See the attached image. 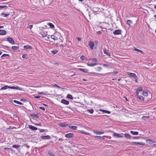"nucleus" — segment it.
I'll return each mask as SVG.
<instances>
[{"instance_id": "nucleus-1", "label": "nucleus", "mask_w": 156, "mask_h": 156, "mask_svg": "<svg viewBox=\"0 0 156 156\" xmlns=\"http://www.w3.org/2000/svg\"><path fill=\"white\" fill-rule=\"evenodd\" d=\"M142 94L144 96V99H146V101H149L152 98V95L151 93L148 94L147 91H143Z\"/></svg>"}, {"instance_id": "nucleus-2", "label": "nucleus", "mask_w": 156, "mask_h": 156, "mask_svg": "<svg viewBox=\"0 0 156 156\" xmlns=\"http://www.w3.org/2000/svg\"><path fill=\"white\" fill-rule=\"evenodd\" d=\"M127 75L130 77H132L134 79H135V81L136 82H137L138 78L135 73L130 72H127Z\"/></svg>"}, {"instance_id": "nucleus-3", "label": "nucleus", "mask_w": 156, "mask_h": 156, "mask_svg": "<svg viewBox=\"0 0 156 156\" xmlns=\"http://www.w3.org/2000/svg\"><path fill=\"white\" fill-rule=\"evenodd\" d=\"M122 31L120 29H118L114 30L113 32V34L114 35H119L121 34Z\"/></svg>"}, {"instance_id": "nucleus-4", "label": "nucleus", "mask_w": 156, "mask_h": 156, "mask_svg": "<svg viewBox=\"0 0 156 156\" xmlns=\"http://www.w3.org/2000/svg\"><path fill=\"white\" fill-rule=\"evenodd\" d=\"M41 139L43 140H50L51 137L49 135L42 136L40 137Z\"/></svg>"}, {"instance_id": "nucleus-5", "label": "nucleus", "mask_w": 156, "mask_h": 156, "mask_svg": "<svg viewBox=\"0 0 156 156\" xmlns=\"http://www.w3.org/2000/svg\"><path fill=\"white\" fill-rule=\"evenodd\" d=\"M7 41L12 45L15 44V43L13 40L10 37H8L7 38Z\"/></svg>"}, {"instance_id": "nucleus-6", "label": "nucleus", "mask_w": 156, "mask_h": 156, "mask_svg": "<svg viewBox=\"0 0 156 156\" xmlns=\"http://www.w3.org/2000/svg\"><path fill=\"white\" fill-rule=\"evenodd\" d=\"M112 136L113 137H115L116 138H119V137H123V136L121 134H119L117 133H114Z\"/></svg>"}, {"instance_id": "nucleus-7", "label": "nucleus", "mask_w": 156, "mask_h": 156, "mask_svg": "<svg viewBox=\"0 0 156 156\" xmlns=\"http://www.w3.org/2000/svg\"><path fill=\"white\" fill-rule=\"evenodd\" d=\"M47 32L46 31L44 30H43L41 32V36L43 37H45L47 35Z\"/></svg>"}, {"instance_id": "nucleus-8", "label": "nucleus", "mask_w": 156, "mask_h": 156, "mask_svg": "<svg viewBox=\"0 0 156 156\" xmlns=\"http://www.w3.org/2000/svg\"><path fill=\"white\" fill-rule=\"evenodd\" d=\"M61 102L65 105H68L69 104V102L65 99H62L61 101Z\"/></svg>"}, {"instance_id": "nucleus-9", "label": "nucleus", "mask_w": 156, "mask_h": 156, "mask_svg": "<svg viewBox=\"0 0 156 156\" xmlns=\"http://www.w3.org/2000/svg\"><path fill=\"white\" fill-rule=\"evenodd\" d=\"M73 134L71 133H69L66 134L65 135V136L67 138H70L72 137L73 136Z\"/></svg>"}, {"instance_id": "nucleus-10", "label": "nucleus", "mask_w": 156, "mask_h": 156, "mask_svg": "<svg viewBox=\"0 0 156 156\" xmlns=\"http://www.w3.org/2000/svg\"><path fill=\"white\" fill-rule=\"evenodd\" d=\"M89 46L91 49H92L93 48V47L94 46V42L92 41H90L89 44Z\"/></svg>"}, {"instance_id": "nucleus-11", "label": "nucleus", "mask_w": 156, "mask_h": 156, "mask_svg": "<svg viewBox=\"0 0 156 156\" xmlns=\"http://www.w3.org/2000/svg\"><path fill=\"white\" fill-rule=\"evenodd\" d=\"M29 128L30 129H31L32 130H37V128L32 125H29Z\"/></svg>"}, {"instance_id": "nucleus-12", "label": "nucleus", "mask_w": 156, "mask_h": 156, "mask_svg": "<svg viewBox=\"0 0 156 156\" xmlns=\"http://www.w3.org/2000/svg\"><path fill=\"white\" fill-rule=\"evenodd\" d=\"M79 70L82 71L84 73H87L88 71V70L87 69L79 68L78 69Z\"/></svg>"}, {"instance_id": "nucleus-13", "label": "nucleus", "mask_w": 156, "mask_h": 156, "mask_svg": "<svg viewBox=\"0 0 156 156\" xmlns=\"http://www.w3.org/2000/svg\"><path fill=\"white\" fill-rule=\"evenodd\" d=\"M146 142L150 144H152L154 143H156V142L154 141L151 139H147L146 140Z\"/></svg>"}, {"instance_id": "nucleus-14", "label": "nucleus", "mask_w": 156, "mask_h": 156, "mask_svg": "<svg viewBox=\"0 0 156 156\" xmlns=\"http://www.w3.org/2000/svg\"><path fill=\"white\" fill-rule=\"evenodd\" d=\"M6 34V32L4 30H0V35H5Z\"/></svg>"}, {"instance_id": "nucleus-15", "label": "nucleus", "mask_w": 156, "mask_h": 156, "mask_svg": "<svg viewBox=\"0 0 156 156\" xmlns=\"http://www.w3.org/2000/svg\"><path fill=\"white\" fill-rule=\"evenodd\" d=\"M58 125L60 127H66L67 125H68V124L66 123H60L58 124Z\"/></svg>"}, {"instance_id": "nucleus-16", "label": "nucleus", "mask_w": 156, "mask_h": 156, "mask_svg": "<svg viewBox=\"0 0 156 156\" xmlns=\"http://www.w3.org/2000/svg\"><path fill=\"white\" fill-rule=\"evenodd\" d=\"M9 89H11L14 90H21L20 88L18 87H10L9 86Z\"/></svg>"}, {"instance_id": "nucleus-17", "label": "nucleus", "mask_w": 156, "mask_h": 156, "mask_svg": "<svg viewBox=\"0 0 156 156\" xmlns=\"http://www.w3.org/2000/svg\"><path fill=\"white\" fill-rule=\"evenodd\" d=\"M30 115L31 117L34 118H38L39 117L38 114H30Z\"/></svg>"}, {"instance_id": "nucleus-18", "label": "nucleus", "mask_w": 156, "mask_h": 156, "mask_svg": "<svg viewBox=\"0 0 156 156\" xmlns=\"http://www.w3.org/2000/svg\"><path fill=\"white\" fill-rule=\"evenodd\" d=\"M93 133L97 135H101L104 133V132H99L96 130H94Z\"/></svg>"}, {"instance_id": "nucleus-19", "label": "nucleus", "mask_w": 156, "mask_h": 156, "mask_svg": "<svg viewBox=\"0 0 156 156\" xmlns=\"http://www.w3.org/2000/svg\"><path fill=\"white\" fill-rule=\"evenodd\" d=\"M97 65L96 63H91L88 62L87 63V65L89 66L93 67Z\"/></svg>"}, {"instance_id": "nucleus-20", "label": "nucleus", "mask_w": 156, "mask_h": 156, "mask_svg": "<svg viewBox=\"0 0 156 156\" xmlns=\"http://www.w3.org/2000/svg\"><path fill=\"white\" fill-rule=\"evenodd\" d=\"M23 48L25 49H32V47L29 45H25L24 46Z\"/></svg>"}, {"instance_id": "nucleus-21", "label": "nucleus", "mask_w": 156, "mask_h": 156, "mask_svg": "<svg viewBox=\"0 0 156 156\" xmlns=\"http://www.w3.org/2000/svg\"><path fill=\"white\" fill-rule=\"evenodd\" d=\"M103 52L104 54H106L108 56H110V54L108 53V51L106 49H104Z\"/></svg>"}, {"instance_id": "nucleus-22", "label": "nucleus", "mask_w": 156, "mask_h": 156, "mask_svg": "<svg viewBox=\"0 0 156 156\" xmlns=\"http://www.w3.org/2000/svg\"><path fill=\"white\" fill-rule=\"evenodd\" d=\"M9 88V86L7 85L3 87H2L0 89V90H5Z\"/></svg>"}, {"instance_id": "nucleus-23", "label": "nucleus", "mask_w": 156, "mask_h": 156, "mask_svg": "<svg viewBox=\"0 0 156 156\" xmlns=\"http://www.w3.org/2000/svg\"><path fill=\"white\" fill-rule=\"evenodd\" d=\"M69 127L72 129L76 130L77 129V127L75 126H69Z\"/></svg>"}, {"instance_id": "nucleus-24", "label": "nucleus", "mask_w": 156, "mask_h": 156, "mask_svg": "<svg viewBox=\"0 0 156 156\" xmlns=\"http://www.w3.org/2000/svg\"><path fill=\"white\" fill-rule=\"evenodd\" d=\"M94 69L96 71H100L102 69V68L100 66H98L95 67Z\"/></svg>"}, {"instance_id": "nucleus-25", "label": "nucleus", "mask_w": 156, "mask_h": 156, "mask_svg": "<svg viewBox=\"0 0 156 156\" xmlns=\"http://www.w3.org/2000/svg\"><path fill=\"white\" fill-rule=\"evenodd\" d=\"M125 137L127 139H130L131 137L130 136L128 133H126L124 135Z\"/></svg>"}, {"instance_id": "nucleus-26", "label": "nucleus", "mask_w": 156, "mask_h": 156, "mask_svg": "<svg viewBox=\"0 0 156 156\" xmlns=\"http://www.w3.org/2000/svg\"><path fill=\"white\" fill-rule=\"evenodd\" d=\"M130 132L133 135H137L138 134V132L137 131H131Z\"/></svg>"}, {"instance_id": "nucleus-27", "label": "nucleus", "mask_w": 156, "mask_h": 156, "mask_svg": "<svg viewBox=\"0 0 156 156\" xmlns=\"http://www.w3.org/2000/svg\"><path fill=\"white\" fill-rule=\"evenodd\" d=\"M133 22L131 20H128L127 21L126 23L127 24L129 25V26H130V25L132 24Z\"/></svg>"}, {"instance_id": "nucleus-28", "label": "nucleus", "mask_w": 156, "mask_h": 156, "mask_svg": "<svg viewBox=\"0 0 156 156\" xmlns=\"http://www.w3.org/2000/svg\"><path fill=\"white\" fill-rule=\"evenodd\" d=\"M51 38L54 41L57 40L58 39V38L57 37L53 35L51 36Z\"/></svg>"}, {"instance_id": "nucleus-29", "label": "nucleus", "mask_w": 156, "mask_h": 156, "mask_svg": "<svg viewBox=\"0 0 156 156\" xmlns=\"http://www.w3.org/2000/svg\"><path fill=\"white\" fill-rule=\"evenodd\" d=\"M67 98L70 99L71 100H73V97L70 94H68L66 97Z\"/></svg>"}, {"instance_id": "nucleus-30", "label": "nucleus", "mask_w": 156, "mask_h": 156, "mask_svg": "<svg viewBox=\"0 0 156 156\" xmlns=\"http://www.w3.org/2000/svg\"><path fill=\"white\" fill-rule=\"evenodd\" d=\"M9 14H6L3 12L1 13L0 15V16H3L4 17H7L8 16H9Z\"/></svg>"}, {"instance_id": "nucleus-31", "label": "nucleus", "mask_w": 156, "mask_h": 156, "mask_svg": "<svg viewBox=\"0 0 156 156\" xmlns=\"http://www.w3.org/2000/svg\"><path fill=\"white\" fill-rule=\"evenodd\" d=\"M134 50L135 51H138L142 54H143L144 53V52L143 51H142L141 50L138 49H137L136 48H135L134 49Z\"/></svg>"}, {"instance_id": "nucleus-32", "label": "nucleus", "mask_w": 156, "mask_h": 156, "mask_svg": "<svg viewBox=\"0 0 156 156\" xmlns=\"http://www.w3.org/2000/svg\"><path fill=\"white\" fill-rule=\"evenodd\" d=\"M101 111L102 112H104L105 113H107L108 114H109L111 113V112L110 111H107V110H101Z\"/></svg>"}, {"instance_id": "nucleus-33", "label": "nucleus", "mask_w": 156, "mask_h": 156, "mask_svg": "<svg viewBox=\"0 0 156 156\" xmlns=\"http://www.w3.org/2000/svg\"><path fill=\"white\" fill-rule=\"evenodd\" d=\"M13 102L14 103H17V104H18L20 105H23V103H22L20 102V101H17L16 100H13Z\"/></svg>"}, {"instance_id": "nucleus-34", "label": "nucleus", "mask_w": 156, "mask_h": 156, "mask_svg": "<svg viewBox=\"0 0 156 156\" xmlns=\"http://www.w3.org/2000/svg\"><path fill=\"white\" fill-rule=\"evenodd\" d=\"M48 25L51 28H53L55 27L54 25L51 23H49L48 24Z\"/></svg>"}, {"instance_id": "nucleus-35", "label": "nucleus", "mask_w": 156, "mask_h": 156, "mask_svg": "<svg viewBox=\"0 0 156 156\" xmlns=\"http://www.w3.org/2000/svg\"><path fill=\"white\" fill-rule=\"evenodd\" d=\"M87 111L90 114H92L94 112V110L93 109H88L87 110Z\"/></svg>"}, {"instance_id": "nucleus-36", "label": "nucleus", "mask_w": 156, "mask_h": 156, "mask_svg": "<svg viewBox=\"0 0 156 156\" xmlns=\"http://www.w3.org/2000/svg\"><path fill=\"white\" fill-rule=\"evenodd\" d=\"M149 118L150 117L149 116H143L142 117V119L144 120H146L147 119H149Z\"/></svg>"}, {"instance_id": "nucleus-37", "label": "nucleus", "mask_w": 156, "mask_h": 156, "mask_svg": "<svg viewBox=\"0 0 156 156\" xmlns=\"http://www.w3.org/2000/svg\"><path fill=\"white\" fill-rule=\"evenodd\" d=\"M12 48L14 50H16L19 48V47L16 46H13L12 47Z\"/></svg>"}, {"instance_id": "nucleus-38", "label": "nucleus", "mask_w": 156, "mask_h": 156, "mask_svg": "<svg viewBox=\"0 0 156 156\" xmlns=\"http://www.w3.org/2000/svg\"><path fill=\"white\" fill-rule=\"evenodd\" d=\"M20 145H17L15 144V145H12V147L13 148L17 149L18 148L20 147Z\"/></svg>"}, {"instance_id": "nucleus-39", "label": "nucleus", "mask_w": 156, "mask_h": 156, "mask_svg": "<svg viewBox=\"0 0 156 156\" xmlns=\"http://www.w3.org/2000/svg\"><path fill=\"white\" fill-rule=\"evenodd\" d=\"M136 90L139 92H141V93L142 91L143 90V88L141 87H139L138 88L136 89Z\"/></svg>"}, {"instance_id": "nucleus-40", "label": "nucleus", "mask_w": 156, "mask_h": 156, "mask_svg": "<svg viewBox=\"0 0 156 156\" xmlns=\"http://www.w3.org/2000/svg\"><path fill=\"white\" fill-rule=\"evenodd\" d=\"M48 154L50 156H54V154L51 151H49L48 152Z\"/></svg>"}, {"instance_id": "nucleus-41", "label": "nucleus", "mask_w": 156, "mask_h": 156, "mask_svg": "<svg viewBox=\"0 0 156 156\" xmlns=\"http://www.w3.org/2000/svg\"><path fill=\"white\" fill-rule=\"evenodd\" d=\"M137 98L140 100L141 101H143L144 99V98H143L142 96H138V97Z\"/></svg>"}, {"instance_id": "nucleus-42", "label": "nucleus", "mask_w": 156, "mask_h": 156, "mask_svg": "<svg viewBox=\"0 0 156 156\" xmlns=\"http://www.w3.org/2000/svg\"><path fill=\"white\" fill-rule=\"evenodd\" d=\"M137 145H145V143L143 142H138Z\"/></svg>"}, {"instance_id": "nucleus-43", "label": "nucleus", "mask_w": 156, "mask_h": 156, "mask_svg": "<svg viewBox=\"0 0 156 156\" xmlns=\"http://www.w3.org/2000/svg\"><path fill=\"white\" fill-rule=\"evenodd\" d=\"M58 51L57 50H55L52 51V52L53 54H55L58 52Z\"/></svg>"}, {"instance_id": "nucleus-44", "label": "nucleus", "mask_w": 156, "mask_h": 156, "mask_svg": "<svg viewBox=\"0 0 156 156\" xmlns=\"http://www.w3.org/2000/svg\"><path fill=\"white\" fill-rule=\"evenodd\" d=\"M92 60L95 62V63H96L97 62V60L96 58H94L92 59Z\"/></svg>"}, {"instance_id": "nucleus-45", "label": "nucleus", "mask_w": 156, "mask_h": 156, "mask_svg": "<svg viewBox=\"0 0 156 156\" xmlns=\"http://www.w3.org/2000/svg\"><path fill=\"white\" fill-rule=\"evenodd\" d=\"M6 56H9V54H4L2 55L1 57V58H2Z\"/></svg>"}, {"instance_id": "nucleus-46", "label": "nucleus", "mask_w": 156, "mask_h": 156, "mask_svg": "<svg viewBox=\"0 0 156 156\" xmlns=\"http://www.w3.org/2000/svg\"><path fill=\"white\" fill-rule=\"evenodd\" d=\"M80 58L82 60H84L86 59L85 56L83 55L81 56L80 57Z\"/></svg>"}, {"instance_id": "nucleus-47", "label": "nucleus", "mask_w": 156, "mask_h": 156, "mask_svg": "<svg viewBox=\"0 0 156 156\" xmlns=\"http://www.w3.org/2000/svg\"><path fill=\"white\" fill-rule=\"evenodd\" d=\"M7 7V6L5 5H3V6L0 5V9H4V8H6Z\"/></svg>"}, {"instance_id": "nucleus-48", "label": "nucleus", "mask_w": 156, "mask_h": 156, "mask_svg": "<svg viewBox=\"0 0 156 156\" xmlns=\"http://www.w3.org/2000/svg\"><path fill=\"white\" fill-rule=\"evenodd\" d=\"M81 132L83 133V134H86V135H88L89 134V133H87L86 132H85V131H83V130H82V131H81Z\"/></svg>"}, {"instance_id": "nucleus-49", "label": "nucleus", "mask_w": 156, "mask_h": 156, "mask_svg": "<svg viewBox=\"0 0 156 156\" xmlns=\"http://www.w3.org/2000/svg\"><path fill=\"white\" fill-rule=\"evenodd\" d=\"M4 150L6 151H9V150H12V149L11 148H8L5 147L4 148Z\"/></svg>"}, {"instance_id": "nucleus-50", "label": "nucleus", "mask_w": 156, "mask_h": 156, "mask_svg": "<svg viewBox=\"0 0 156 156\" xmlns=\"http://www.w3.org/2000/svg\"><path fill=\"white\" fill-rule=\"evenodd\" d=\"M139 92L136 90V96L137 97H138L139 95Z\"/></svg>"}, {"instance_id": "nucleus-51", "label": "nucleus", "mask_w": 156, "mask_h": 156, "mask_svg": "<svg viewBox=\"0 0 156 156\" xmlns=\"http://www.w3.org/2000/svg\"><path fill=\"white\" fill-rule=\"evenodd\" d=\"M39 130L40 132H44L45 131L44 129H39Z\"/></svg>"}, {"instance_id": "nucleus-52", "label": "nucleus", "mask_w": 156, "mask_h": 156, "mask_svg": "<svg viewBox=\"0 0 156 156\" xmlns=\"http://www.w3.org/2000/svg\"><path fill=\"white\" fill-rule=\"evenodd\" d=\"M39 108H40V109H41L43 111L45 110L44 108L43 107H39Z\"/></svg>"}, {"instance_id": "nucleus-53", "label": "nucleus", "mask_w": 156, "mask_h": 156, "mask_svg": "<svg viewBox=\"0 0 156 156\" xmlns=\"http://www.w3.org/2000/svg\"><path fill=\"white\" fill-rule=\"evenodd\" d=\"M21 101H24L26 102L27 101V100L26 99H20Z\"/></svg>"}, {"instance_id": "nucleus-54", "label": "nucleus", "mask_w": 156, "mask_h": 156, "mask_svg": "<svg viewBox=\"0 0 156 156\" xmlns=\"http://www.w3.org/2000/svg\"><path fill=\"white\" fill-rule=\"evenodd\" d=\"M26 55L25 54H23L22 56V57L23 58H26Z\"/></svg>"}, {"instance_id": "nucleus-55", "label": "nucleus", "mask_w": 156, "mask_h": 156, "mask_svg": "<svg viewBox=\"0 0 156 156\" xmlns=\"http://www.w3.org/2000/svg\"><path fill=\"white\" fill-rule=\"evenodd\" d=\"M34 125L36 126H41L42 125L41 124H38V123H35L34 124Z\"/></svg>"}, {"instance_id": "nucleus-56", "label": "nucleus", "mask_w": 156, "mask_h": 156, "mask_svg": "<svg viewBox=\"0 0 156 156\" xmlns=\"http://www.w3.org/2000/svg\"><path fill=\"white\" fill-rule=\"evenodd\" d=\"M33 27V25H30L28 26V28L30 29H31Z\"/></svg>"}, {"instance_id": "nucleus-57", "label": "nucleus", "mask_w": 156, "mask_h": 156, "mask_svg": "<svg viewBox=\"0 0 156 156\" xmlns=\"http://www.w3.org/2000/svg\"><path fill=\"white\" fill-rule=\"evenodd\" d=\"M101 34V32L100 31H98L97 32V34L98 35H100Z\"/></svg>"}, {"instance_id": "nucleus-58", "label": "nucleus", "mask_w": 156, "mask_h": 156, "mask_svg": "<svg viewBox=\"0 0 156 156\" xmlns=\"http://www.w3.org/2000/svg\"><path fill=\"white\" fill-rule=\"evenodd\" d=\"M99 139L100 140H104L105 139V138H103V137L99 136Z\"/></svg>"}, {"instance_id": "nucleus-59", "label": "nucleus", "mask_w": 156, "mask_h": 156, "mask_svg": "<svg viewBox=\"0 0 156 156\" xmlns=\"http://www.w3.org/2000/svg\"><path fill=\"white\" fill-rule=\"evenodd\" d=\"M133 138L135 139H139V137L138 136H134L133 137Z\"/></svg>"}, {"instance_id": "nucleus-60", "label": "nucleus", "mask_w": 156, "mask_h": 156, "mask_svg": "<svg viewBox=\"0 0 156 156\" xmlns=\"http://www.w3.org/2000/svg\"><path fill=\"white\" fill-rule=\"evenodd\" d=\"M40 96H37L34 97L35 98H37V99L39 98H40Z\"/></svg>"}, {"instance_id": "nucleus-61", "label": "nucleus", "mask_w": 156, "mask_h": 156, "mask_svg": "<svg viewBox=\"0 0 156 156\" xmlns=\"http://www.w3.org/2000/svg\"><path fill=\"white\" fill-rule=\"evenodd\" d=\"M94 137L95 138H96V139H99V136H94Z\"/></svg>"}, {"instance_id": "nucleus-62", "label": "nucleus", "mask_w": 156, "mask_h": 156, "mask_svg": "<svg viewBox=\"0 0 156 156\" xmlns=\"http://www.w3.org/2000/svg\"><path fill=\"white\" fill-rule=\"evenodd\" d=\"M103 66H104V67H108V66L106 64H103Z\"/></svg>"}, {"instance_id": "nucleus-63", "label": "nucleus", "mask_w": 156, "mask_h": 156, "mask_svg": "<svg viewBox=\"0 0 156 156\" xmlns=\"http://www.w3.org/2000/svg\"><path fill=\"white\" fill-rule=\"evenodd\" d=\"M54 86L55 87H58V88H60V87L56 84H55Z\"/></svg>"}, {"instance_id": "nucleus-64", "label": "nucleus", "mask_w": 156, "mask_h": 156, "mask_svg": "<svg viewBox=\"0 0 156 156\" xmlns=\"http://www.w3.org/2000/svg\"><path fill=\"white\" fill-rule=\"evenodd\" d=\"M137 143H138L137 142H133V143L136 145H137Z\"/></svg>"}]
</instances>
